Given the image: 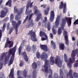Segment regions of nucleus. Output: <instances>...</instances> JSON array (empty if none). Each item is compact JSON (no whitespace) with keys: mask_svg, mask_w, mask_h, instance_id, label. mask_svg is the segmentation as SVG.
<instances>
[{"mask_svg":"<svg viewBox=\"0 0 78 78\" xmlns=\"http://www.w3.org/2000/svg\"><path fill=\"white\" fill-rule=\"evenodd\" d=\"M51 46L53 47V49H55L56 48V44H55V43L54 42L53 40L51 41Z\"/></svg>","mask_w":78,"mask_h":78,"instance_id":"b1692460","label":"nucleus"},{"mask_svg":"<svg viewBox=\"0 0 78 78\" xmlns=\"http://www.w3.org/2000/svg\"><path fill=\"white\" fill-rule=\"evenodd\" d=\"M13 30H14V28L13 27H11L10 28V30L9 32V34H10L13 31Z\"/></svg>","mask_w":78,"mask_h":78,"instance_id":"72a5a7b5","label":"nucleus"},{"mask_svg":"<svg viewBox=\"0 0 78 78\" xmlns=\"http://www.w3.org/2000/svg\"><path fill=\"white\" fill-rule=\"evenodd\" d=\"M52 78V76L51 75H49L48 77V78Z\"/></svg>","mask_w":78,"mask_h":78,"instance_id":"680f3d73","label":"nucleus"},{"mask_svg":"<svg viewBox=\"0 0 78 78\" xmlns=\"http://www.w3.org/2000/svg\"><path fill=\"white\" fill-rule=\"evenodd\" d=\"M34 24L33 22V21H30L29 23L27 24V28H30V27H32L34 25Z\"/></svg>","mask_w":78,"mask_h":78,"instance_id":"412c9836","label":"nucleus"},{"mask_svg":"<svg viewBox=\"0 0 78 78\" xmlns=\"http://www.w3.org/2000/svg\"><path fill=\"white\" fill-rule=\"evenodd\" d=\"M63 36H64L65 40V44L66 45H69V39H68V34L67 32L65 30L63 33Z\"/></svg>","mask_w":78,"mask_h":78,"instance_id":"9d476101","label":"nucleus"},{"mask_svg":"<svg viewBox=\"0 0 78 78\" xmlns=\"http://www.w3.org/2000/svg\"><path fill=\"white\" fill-rule=\"evenodd\" d=\"M44 37H43L42 38H41V40L42 41H45V40H47L48 39V36H46V37H45V36H44Z\"/></svg>","mask_w":78,"mask_h":78,"instance_id":"4c0bfd02","label":"nucleus"},{"mask_svg":"<svg viewBox=\"0 0 78 78\" xmlns=\"http://www.w3.org/2000/svg\"><path fill=\"white\" fill-rule=\"evenodd\" d=\"M72 73H73L72 70L70 69L69 73L66 75L67 78H73V75H72Z\"/></svg>","mask_w":78,"mask_h":78,"instance_id":"a211bd4d","label":"nucleus"},{"mask_svg":"<svg viewBox=\"0 0 78 78\" xmlns=\"http://www.w3.org/2000/svg\"><path fill=\"white\" fill-rule=\"evenodd\" d=\"M78 66V60L76 61L75 63L74 64V67H77Z\"/></svg>","mask_w":78,"mask_h":78,"instance_id":"f704fd0d","label":"nucleus"},{"mask_svg":"<svg viewBox=\"0 0 78 78\" xmlns=\"http://www.w3.org/2000/svg\"><path fill=\"white\" fill-rule=\"evenodd\" d=\"M49 1H50V2H54L55 0H49Z\"/></svg>","mask_w":78,"mask_h":78,"instance_id":"e2e57ef3","label":"nucleus"},{"mask_svg":"<svg viewBox=\"0 0 78 78\" xmlns=\"http://www.w3.org/2000/svg\"><path fill=\"white\" fill-rule=\"evenodd\" d=\"M50 72L51 73H52V70L51 69H49Z\"/></svg>","mask_w":78,"mask_h":78,"instance_id":"0e129e2a","label":"nucleus"},{"mask_svg":"<svg viewBox=\"0 0 78 78\" xmlns=\"http://www.w3.org/2000/svg\"><path fill=\"white\" fill-rule=\"evenodd\" d=\"M17 78H24L22 76H20V77H18Z\"/></svg>","mask_w":78,"mask_h":78,"instance_id":"774afa93","label":"nucleus"},{"mask_svg":"<svg viewBox=\"0 0 78 78\" xmlns=\"http://www.w3.org/2000/svg\"><path fill=\"white\" fill-rule=\"evenodd\" d=\"M50 10V7H48L47 8V9L45 10L44 11V15L45 16H47V15H48V12L49 10Z\"/></svg>","mask_w":78,"mask_h":78,"instance_id":"a878e982","label":"nucleus"},{"mask_svg":"<svg viewBox=\"0 0 78 78\" xmlns=\"http://www.w3.org/2000/svg\"><path fill=\"white\" fill-rule=\"evenodd\" d=\"M27 34L28 35H30V34L31 36L30 38L32 41H33V42H36L37 41V38L36 37V33L33 31V30H31L29 31Z\"/></svg>","mask_w":78,"mask_h":78,"instance_id":"0eeeda50","label":"nucleus"},{"mask_svg":"<svg viewBox=\"0 0 78 78\" xmlns=\"http://www.w3.org/2000/svg\"><path fill=\"white\" fill-rule=\"evenodd\" d=\"M56 58H55V61L54 60V57L51 56L50 58V60L47 59V54L45 52H44L41 55V59L44 61V65L45 72L47 74L48 73V67H50L51 65H53L54 63L57 64L59 67H61L62 62L61 59V57L58 55H56Z\"/></svg>","mask_w":78,"mask_h":78,"instance_id":"f257e3e1","label":"nucleus"},{"mask_svg":"<svg viewBox=\"0 0 78 78\" xmlns=\"http://www.w3.org/2000/svg\"><path fill=\"white\" fill-rule=\"evenodd\" d=\"M41 7L43 8H46V5H41Z\"/></svg>","mask_w":78,"mask_h":78,"instance_id":"603ef678","label":"nucleus"},{"mask_svg":"<svg viewBox=\"0 0 78 78\" xmlns=\"http://www.w3.org/2000/svg\"><path fill=\"white\" fill-rule=\"evenodd\" d=\"M36 56L37 58L39 59V57L41 56V54L39 53V52H37Z\"/></svg>","mask_w":78,"mask_h":78,"instance_id":"79ce46f5","label":"nucleus"},{"mask_svg":"<svg viewBox=\"0 0 78 78\" xmlns=\"http://www.w3.org/2000/svg\"><path fill=\"white\" fill-rule=\"evenodd\" d=\"M10 21L12 22L13 27L15 28H18L20 24L22 23L21 20H19L17 23L16 21H12L14 20V15L13 14H11L10 17Z\"/></svg>","mask_w":78,"mask_h":78,"instance_id":"423d86ee","label":"nucleus"},{"mask_svg":"<svg viewBox=\"0 0 78 78\" xmlns=\"http://www.w3.org/2000/svg\"><path fill=\"white\" fill-rule=\"evenodd\" d=\"M23 8H21L18 10L17 6H15L14 7V12L15 13H17V15H16L15 16V20H20L21 18V15L23 13Z\"/></svg>","mask_w":78,"mask_h":78,"instance_id":"39448f33","label":"nucleus"},{"mask_svg":"<svg viewBox=\"0 0 78 78\" xmlns=\"http://www.w3.org/2000/svg\"><path fill=\"white\" fill-rule=\"evenodd\" d=\"M55 19V12L53 10H51L50 12V22H52L53 21V20Z\"/></svg>","mask_w":78,"mask_h":78,"instance_id":"f8f14e48","label":"nucleus"},{"mask_svg":"<svg viewBox=\"0 0 78 78\" xmlns=\"http://www.w3.org/2000/svg\"><path fill=\"white\" fill-rule=\"evenodd\" d=\"M52 33H53V34H56V32L57 31L56 30V29L55 27H53L52 28Z\"/></svg>","mask_w":78,"mask_h":78,"instance_id":"7c9ffc66","label":"nucleus"},{"mask_svg":"<svg viewBox=\"0 0 78 78\" xmlns=\"http://www.w3.org/2000/svg\"><path fill=\"white\" fill-rule=\"evenodd\" d=\"M59 73H60V77L59 78H64L63 76H64V72H63V71L62 69H60L59 70Z\"/></svg>","mask_w":78,"mask_h":78,"instance_id":"aec40b11","label":"nucleus"},{"mask_svg":"<svg viewBox=\"0 0 78 78\" xmlns=\"http://www.w3.org/2000/svg\"><path fill=\"white\" fill-rule=\"evenodd\" d=\"M59 20H60L59 16H58L56 18V20L55 22V28H58V26L59 23Z\"/></svg>","mask_w":78,"mask_h":78,"instance_id":"dca6fc26","label":"nucleus"},{"mask_svg":"<svg viewBox=\"0 0 78 78\" xmlns=\"http://www.w3.org/2000/svg\"><path fill=\"white\" fill-rule=\"evenodd\" d=\"M21 73H22V71H20V70L17 71V76H19V75H21Z\"/></svg>","mask_w":78,"mask_h":78,"instance_id":"c03bdc74","label":"nucleus"},{"mask_svg":"<svg viewBox=\"0 0 78 78\" xmlns=\"http://www.w3.org/2000/svg\"><path fill=\"white\" fill-rule=\"evenodd\" d=\"M64 5L63 4V2H61V4L59 6V9H62V8H63V5Z\"/></svg>","mask_w":78,"mask_h":78,"instance_id":"58836bf2","label":"nucleus"},{"mask_svg":"<svg viewBox=\"0 0 78 78\" xmlns=\"http://www.w3.org/2000/svg\"><path fill=\"white\" fill-rule=\"evenodd\" d=\"M24 63L23 62H20V63L19 66L20 67H22V66H23Z\"/></svg>","mask_w":78,"mask_h":78,"instance_id":"8fccbe9b","label":"nucleus"},{"mask_svg":"<svg viewBox=\"0 0 78 78\" xmlns=\"http://www.w3.org/2000/svg\"><path fill=\"white\" fill-rule=\"evenodd\" d=\"M51 25V23L50 22H48V31H50L51 29L50 25Z\"/></svg>","mask_w":78,"mask_h":78,"instance_id":"473e14b6","label":"nucleus"},{"mask_svg":"<svg viewBox=\"0 0 78 78\" xmlns=\"http://www.w3.org/2000/svg\"><path fill=\"white\" fill-rule=\"evenodd\" d=\"M33 15V13H31L29 16V18L28 16H27L26 17L25 19L24 20L23 23H25L27 22V20H28V21H30V20H31V18H32Z\"/></svg>","mask_w":78,"mask_h":78,"instance_id":"ddd939ff","label":"nucleus"},{"mask_svg":"<svg viewBox=\"0 0 78 78\" xmlns=\"http://www.w3.org/2000/svg\"><path fill=\"white\" fill-rule=\"evenodd\" d=\"M72 40L73 41H75V38L74 37H73L72 38Z\"/></svg>","mask_w":78,"mask_h":78,"instance_id":"bf43d9fd","label":"nucleus"},{"mask_svg":"<svg viewBox=\"0 0 78 78\" xmlns=\"http://www.w3.org/2000/svg\"><path fill=\"white\" fill-rule=\"evenodd\" d=\"M33 2H31V1L29 0L27 1V4L26 6V9L25 12L26 14H28V11L29 10V7L30 8H32L33 7Z\"/></svg>","mask_w":78,"mask_h":78,"instance_id":"9b49d317","label":"nucleus"},{"mask_svg":"<svg viewBox=\"0 0 78 78\" xmlns=\"http://www.w3.org/2000/svg\"><path fill=\"white\" fill-rule=\"evenodd\" d=\"M32 67L34 69L37 68V64L36 62H34L32 65Z\"/></svg>","mask_w":78,"mask_h":78,"instance_id":"c85d7f7f","label":"nucleus"},{"mask_svg":"<svg viewBox=\"0 0 78 78\" xmlns=\"http://www.w3.org/2000/svg\"><path fill=\"white\" fill-rule=\"evenodd\" d=\"M11 43V41H6V44H9Z\"/></svg>","mask_w":78,"mask_h":78,"instance_id":"5fc2aeb1","label":"nucleus"},{"mask_svg":"<svg viewBox=\"0 0 78 78\" xmlns=\"http://www.w3.org/2000/svg\"><path fill=\"white\" fill-rule=\"evenodd\" d=\"M13 45H14V42L12 41L10 44L9 45V48H11V47L13 46Z\"/></svg>","mask_w":78,"mask_h":78,"instance_id":"37998d69","label":"nucleus"},{"mask_svg":"<svg viewBox=\"0 0 78 78\" xmlns=\"http://www.w3.org/2000/svg\"><path fill=\"white\" fill-rule=\"evenodd\" d=\"M37 64L38 66H41V62L39 61H37Z\"/></svg>","mask_w":78,"mask_h":78,"instance_id":"6e6d98bb","label":"nucleus"},{"mask_svg":"<svg viewBox=\"0 0 78 78\" xmlns=\"http://www.w3.org/2000/svg\"><path fill=\"white\" fill-rule=\"evenodd\" d=\"M4 10L5 11L2 10L1 12L0 17L1 18H4V17H5L6 16V15L7 14V13L8 12V9L7 7H4Z\"/></svg>","mask_w":78,"mask_h":78,"instance_id":"1a4fd4ad","label":"nucleus"},{"mask_svg":"<svg viewBox=\"0 0 78 78\" xmlns=\"http://www.w3.org/2000/svg\"><path fill=\"white\" fill-rule=\"evenodd\" d=\"M14 69L12 68L10 70V73L9 75V78H14Z\"/></svg>","mask_w":78,"mask_h":78,"instance_id":"f3484780","label":"nucleus"},{"mask_svg":"<svg viewBox=\"0 0 78 78\" xmlns=\"http://www.w3.org/2000/svg\"><path fill=\"white\" fill-rule=\"evenodd\" d=\"M22 52V48L21 47H20L18 49V52L20 56L21 55V52Z\"/></svg>","mask_w":78,"mask_h":78,"instance_id":"e433bc0d","label":"nucleus"},{"mask_svg":"<svg viewBox=\"0 0 78 78\" xmlns=\"http://www.w3.org/2000/svg\"><path fill=\"white\" fill-rule=\"evenodd\" d=\"M23 72L24 78H27L28 77V76H27V73H28V72L25 70H24Z\"/></svg>","mask_w":78,"mask_h":78,"instance_id":"c756f323","label":"nucleus"},{"mask_svg":"<svg viewBox=\"0 0 78 78\" xmlns=\"http://www.w3.org/2000/svg\"><path fill=\"white\" fill-rule=\"evenodd\" d=\"M2 68H3V63H1L0 64V70L2 69Z\"/></svg>","mask_w":78,"mask_h":78,"instance_id":"3c124183","label":"nucleus"},{"mask_svg":"<svg viewBox=\"0 0 78 78\" xmlns=\"http://www.w3.org/2000/svg\"><path fill=\"white\" fill-rule=\"evenodd\" d=\"M34 13L37 16L36 18L35 19V21L36 22H38L40 19L42 18V15L41 13L40 12L39 10L38 9H36L34 12Z\"/></svg>","mask_w":78,"mask_h":78,"instance_id":"6e6552de","label":"nucleus"},{"mask_svg":"<svg viewBox=\"0 0 78 78\" xmlns=\"http://www.w3.org/2000/svg\"><path fill=\"white\" fill-rule=\"evenodd\" d=\"M26 49L27 52H30L31 51V48L30 45H28L26 47Z\"/></svg>","mask_w":78,"mask_h":78,"instance_id":"393cba45","label":"nucleus"},{"mask_svg":"<svg viewBox=\"0 0 78 78\" xmlns=\"http://www.w3.org/2000/svg\"><path fill=\"white\" fill-rule=\"evenodd\" d=\"M73 24L74 25H78V19L74 21Z\"/></svg>","mask_w":78,"mask_h":78,"instance_id":"a18cd8bd","label":"nucleus"},{"mask_svg":"<svg viewBox=\"0 0 78 78\" xmlns=\"http://www.w3.org/2000/svg\"><path fill=\"white\" fill-rule=\"evenodd\" d=\"M73 76L75 78H78V74L76 72H74L73 74Z\"/></svg>","mask_w":78,"mask_h":78,"instance_id":"a19ab883","label":"nucleus"},{"mask_svg":"<svg viewBox=\"0 0 78 78\" xmlns=\"http://www.w3.org/2000/svg\"><path fill=\"white\" fill-rule=\"evenodd\" d=\"M13 28L15 30L16 34H17V31H18V28L15 27H13Z\"/></svg>","mask_w":78,"mask_h":78,"instance_id":"09e8293b","label":"nucleus"},{"mask_svg":"<svg viewBox=\"0 0 78 78\" xmlns=\"http://www.w3.org/2000/svg\"><path fill=\"white\" fill-rule=\"evenodd\" d=\"M50 36L51 38H52L53 37V34L52 33H50Z\"/></svg>","mask_w":78,"mask_h":78,"instance_id":"13d9d810","label":"nucleus"},{"mask_svg":"<svg viewBox=\"0 0 78 78\" xmlns=\"http://www.w3.org/2000/svg\"><path fill=\"white\" fill-rule=\"evenodd\" d=\"M16 46H15L13 48H11V49L9 50V54H8L6 56V54L5 52H3L1 54L0 59L1 61H3L4 58H5L4 62H5L4 64V66H5V65L7 64V62L8 61L9 58H10L11 55H12L10 58L9 66L12 64L13 61H14V55H15V53H16Z\"/></svg>","mask_w":78,"mask_h":78,"instance_id":"f03ea898","label":"nucleus"},{"mask_svg":"<svg viewBox=\"0 0 78 78\" xmlns=\"http://www.w3.org/2000/svg\"><path fill=\"white\" fill-rule=\"evenodd\" d=\"M33 78H36V69L33 71Z\"/></svg>","mask_w":78,"mask_h":78,"instance_id":"bb28decb","label":"nucleus"},{"mask_svg":"<svg viewBox=\"0 0 78 78\" xmlns=\"http://www.w3.org/2000/svg\"><path fill=\"white\" fill-rule=\"evenodd\" d=\"M9 24H8L7 25V30H9Z\"/></svg>","mask_w":78,"mask_h":78,"instance_id":"864d4df0","label":"nucleus"},{"mask_svg":"<svg viewBox=\"0 0 78 78\" xmlns=\"http://www.w3.org/2000/svg\"><path fill=\"white\" fill-rule=\"evenodd\" d=\"M59 48L60 50H64L65 48V45L64 43H62L59 44Z\"/></svg>","mask_w":78,"mask_h":78,"instance_id":"6ab92c4d","label":"nucleus"},{"mask_svg":"<svg viewBox=\"0 0 78 78\" xmlns=\"http://www.w3.org/2000/svg\"><path fill=\"white\" fill-rule=\"evenodd\" d=\"M39 36L41 37H42V36H45V37H46L47 35L45 32H42V31H41L40 32Z\"/></svg>","mask_w":78,"mask_h":78,"instance_id":"4be33fe9","label":"nucleus"},{"mask_svg":"<svg viewBox=\"0 0 78 78\" xmlns=\"http://www.w3.org/2000/svg\"><path fill=\"white\" fill-rule=\"evenodd\" d=\"M64 7H63V12L64 13V14H66V12L67 11L66 10V3H65L63 4Z\"/></svg>","mask_w":78,"mask_h":78,"instance_id":"cd10ccee","label":"nucleus"},{"mask_svg":"<svg viewBox=\"0 0 78 78\" xmlns=\"http://www.w3.org/2000/svg\"><path fill=\"white\" fill-rule=\"evenodd\" d=\"M41 22H39L38 23V25L40 27V26H41Z\"/></svg>","mask_w":78,"mask_h":78,"instance_id":"052dcab7","label":"nucleus"},{"mask_svg":"<svg viewBox=\"0 0 78 78\" xmlns=\"http://www.w3.org/2000/svg\"><path fill=\"white\" fill-rule=\"evenodd\" d=\"M8 20V18H4V20Z\"/></svg>","mask_w":78,"mask_h":78,"instance_id":"338daca9","label":"nucleus"},{"mask_svg":"<svg viewBox=\"0 0 78 78\" xmlns=\"http://www.w3.org/2000/svg\"><path fill=\"white\" fill-rule=\"evenodd\" d=\"M78 54V49H76L75 50H73L71 53L72 58H69L68 60L67 55L66 54H64V58L65 62H69L67 63V65L69 69H71L72 68V63H74L75 62V55Z\"/></svg>","mask_w":78,"mask_h":78,"instance_id":"7ed1b4c3","label":"nucleus"},{"mask_svg":"<svg viewBox=\"0 0 78 78\" xmlns=\"http://www.w3.org/2000/svg\"><path fill=\"white\" fill-rule=\"evenodd\" d=\"M5 28H6V23H4L3 24L2 28V31L3 32H4L5 30Z\"/></svg>","mask_w":78,"mask_h":78,"instance_id":"c9c22d12","label":"nucleus"},{"mask_svg":"<svg viewBox=\"0 0 78 78\" xmlns=\"http://www.w3.org/2000/svg\"><path fill=\"white\" fill-rule=\"evenodd\" d=\"M21 55L23 56L24 59L26 62H28V58L25 51H24L23 53H22Z\"/></svg>","mask_w":78,"mask_h":78,"instance_id":"2eb2a0df","label":"nucleus"},{"mask_svg":"<svg viewBox=\"0 0 78 78\" xmlns=\"http://www.w3.org/2000/svg\"><path fill=\"white\" fill-rule=\"evenodd\" d=\"M32 48L33 51H35L37 50V48H36V46L34 44L32 45Z\"/></svg>","mask_w":78,"mask_h":78,"instance_id":"2f4dec72","label":"nucleus"},{"mask_svg":"<svg viewBox=\"0 0 78 78\" xmlns=\"http://www.w3.org/2000/svg\"><path fill=\"white\" fill-rule=\"evenodd\" d=\"M47 20V17L45 16L44 17V20L43 21V23H45V22H46Z\"/></svg>","mask_w":78,"mask_h":78,"instance_id":"49530a36","label":"nucleus"},{"mask_svg":"<svg viewBox=\"0 0 78 78\" xmlns=\"http://www.w3.org/2000/svg\"><path fill=\"white\" fill-rule=\"evenodd\" d=\"M0 75L2 77H0V78H5V76L4 75L3 73H1Z\"/></svg>","mask_w":78,"mask_h":78,"instance_id":"ea45409f","label":"nucleus"},{"mask_svg":"<svg viewBox=\"0 0 78 78\" xmlns=\"http://www.w3.org/2000/svg\"><path fill=\"white\" fill-rule=\"evenodd\" d=\"M40 48L41 50L44 51H48V47L46 45H41L40 46Z\"/></svg>","mask_w":78,"mask_h":78,"instance_id":"4468645a","label":"nucleus"},{"mask_svg":"<svg viewBox=\"0 0 78 78\" xmlns=\"http://www.w3.org/2000/svg\"><path fill=\"white\" fill-rule=\"evenodd\" d=\"M9 38H7L6 40V42H7L8 41H9Z\"/></svg>","mask_w":78,"mask_h":78,"instance_id":"69168bd1","label":"nucleus"},{"mask_svg":"<svg viewBox=\"0 0 78 78\" xmlns=\"http://www.w3.org/2000/svg\"><path fill=\"white\" fill-rule=\"evenodd\" d=\"M62 20L61 27H59L58 29V35H60L62 33V30H64V28L65 27V25H66V22H67V24L69 27H70L72 23L71 19L70 18H68L66 16H65L64 19H62Z\"/></svg>","mask_w":78,"mask_h":78,"instance_id":"20e7f679","label":"nucleus"},{"mask_svg":"<svg viewBox=\"0 0 78 78\" xmlns=\"http://www.w3.org/2000/svg\"><path fill=\"white\" fill-rule=\"evenodd\" d=\"M2 36V31L1 30H0V41H1V38Z\"/></svg>","mask_w":78,"mask_h":78,"instance_id":"de8ad7c7","label":"nucleus"},{"mask_svg":"<svg viewBox=\"0 0 78 78\" xmlns=\"http://www.w3.org/2000/svg\"><path fill=\"white\" fill-rule=\"evenodd\" d=\"M8 44L6 43L5 45V48H7V47H8Z\"/></svg>","mask_w":78,"mask_h":78,"instance_id":"4d7b16f0","label":"nucleus"},{"mask_svg":"<svg viewBox=\"0 0 78 78\" xmlns=\"http://www.w3.org/2000/svg\"><path fill=\"white\" fill-rule=\"evenodd\" d=\"M12 2V1L11 0H9L6 3L5 5L6 6H8L9 5V7H11V3Z\"/></svg>","mask_w":78,"mask_h":78,"instance_id":"5701e85b","label":"nucleus"}]
</instances>
